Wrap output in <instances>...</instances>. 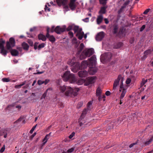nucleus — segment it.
Listing matches in <instances>:
<instances>
[{"label": "nucleus", "mask_w": 153, "mask_h": 153, "mask_svg": "<svg viewBox=\"0 0 153 153\" xmlns=\"http://www.w3.org/2000/svg\"><path fill=\"white\" fill-rule=\"evenodd\" d=\"M74 148H72L70 149H69L68 150L67 152H65L64 151L62 153H71V152H72L74 151Z\"/></svg>", "instance_id": "36"}, {"label": "nucleus", "mask_w": 153, "mask_h": 153, "mask_svg": "<svg viewBox=\"0 0 153 153\" xmlns=\"http://www.w3.org/2000/svg\"><path fill=\"white\" fill-rule=\"evenodd\" d=\"M75 134V133L74 132H73L69 136V137L70 139L72 138L74 136Z\"/></svg>", "instance_id": "51"}, {"label": "nucleus", "mask_w": 153, "mask_h": 153, "mask_svg": "<svg viewBox=\"0 0 153 153\" xmlns=\"http://www.w3.org/2000/svg\"><path fill=\"white\" fill-rule=\"evenodd\" d=\"M43 81L42 80H39L37 81V84L39 85H41L43 84H44Z\"/></svg>", "instance_id": "42"}, {"label": "nucleus", "mask_w": 153, "mask_h": 153, "mask_svg": "<svg viewBox=\"0 0 153 153\" xmlns=\"http://www.w3.org/2000/svg\"><path fill=\"white\" fill-rule=\"evenodd\" d=\"M92 104V103L91 102H89L88 103V107H90V106Z\"/></svg>", "instance_id": "63"}, {"label": "nucleus", "mask_w": 153, "mask_h": 153, "mask_svg": "<svg viewBox=\"0 0 153 153\" xmlns=\"http://www.w3.org/2000/svg\"><path fill=\"white\" fill-rule=\"evenodd\" d=\"M136 144V143H134L131 144L129 146V147L130 148H131L134 145H135Z\"/></svg>", "instance_id": "64"}, {"label": "nucleus", "mask_w": 153, "mask_h": 153, "mask_svg": "<svg viewBox=\"0 0 153 153\" xmlns=\"http://www.w3.org/2000/svg\"><path fill=\"white\" fill-rule=\"evenodd\" d=\"M50 80L49 79H46L44 81H43L44 84L46 85L49 82Z\"/></svg>", "instance_id": "43"}, {"label": "nucleus", "mask_w": 153, "mask_h": 153, "mask_svg": "<svg viewBox=\"0 0 153 153\" xmlns=\"http://www.w3.org/2000/svg\"><path fill=\"white\" fill-rule=\"evenodd\" d=\"M67 87H66L64 85L60 86L59 87V89L62 93L64 92L65 90H67Z\"/></svg>", "instance_id": "29"}, {"label": "nucleus", "mask_w": 153, "mask_h": 153, "mask_svg": "<svg viewBox=\"0 0 153 153\" xmlns=\"http://www.w3.org/2000/svg\"><path fill=\"white\" fill-rule=\"evenodd\" d=\"M88 75V72L85 71H81L78 72V75L80 77H85L87 76Z\"/></svg>", "instance_id": "20"}, {"label": "nucleus", "mask_w": 153, "mask_h": 153, "mask_svg": "<svg viewBox=\"0 0 153 153\" xmlns=\"http://www.w3.org/2000/svg\"><path fill=\"white\" fill-rule=\"evenodd\" d=\"M121 79V82L120 84H121L122 81H123V78L120 75H119L118 77L117 78L115 79L114 82V85H113V88L114 90H115L117 89V87L118 86L119 83L120 82V79Z\"/></svg>", "instance_id": "13"}, {"label": "nucleus", "mask_w": 153, "mask_h": 153, "mask_svg": "<svg viewBox=\"0 0 153 153\" xmlns=\"http://www.w3.org/2000/svg\"><path fill=\"white\" fill-rule=\"evenodd\" d=\"M2 80L5 82H8L10 81V79L9 78H3L2 79Z\"/></svg>", "instance_id": "40"}, {"label": "nucleus", "mask_w": 153, "mask_h": 153, "mask_svg": "<svg viewBox=\"0 0 153 153\" xmlns=\"http://www.w3.org/2000/svg\"><path fill=\"white\" fill-rule=\"evenodd\" d=\"M145 25H143L140 28V31H142L145 29Z\"/></svg>", "instance_id": "54"}, {"label": "nucleus", "mask_w": 153, "mask_h": 153, "mask_svg": "<svg viewBox=\"0 0 153 153\" xmlns=\"http://www.w3.org/2000/svg\"><path fill=\"white\" fill-rule=\"evenodd\" d=\"M47 33L46 35V37L49 39V40L51 42H54L55 40V39L53 36L50 35L49 34V33L50 32V31L49 28H47Z\"/></svg>", "instance_id": "15"}, {"label": "nucleus", "mask_w": 153, "mask_h": 153, "mask_svg": "<svg viewBox=\"0 0 153 153\" xmlns=\"http://www.w3.org/2000/svg\"><path fill=\"white\" fill-rule=\"evenodd\" d=\"M79 90L78 88H72L70 87H67V90L65 95L67 96H75L77 95V92Z\"/></svg>", "instance_id": "6"}, {"label": "nucleus", "mask_w": 153, "mask_h": 153, "mask_svg": "<svg viewBox=\"0 0 153 153\" xmlns=\"http://www.w3.org/2000/svg\"><path fill=\"white\" fill-rule=\"evenodd\" d=\"M45 44L44 43L39 45L38 46V49H40L41 48H44L45 46Z\"/></svg>", "instance_id": "38"}, {"label": "nucleus", "mask_w": 153, "mask_h": 153, "mask_svg": "<svg viewBox=\"0 0 153 153\" xmlns=\"http://www.w3.org/2000/svg\"><path fill=\"white\" fill-rule=\"evenodd\" d=\"M86 109H85L84 110V111H83L82 113V115H81L80 119H79V125L80 126H82L83 125V123H84L83 122L84 121V120H82V117H83V116L84 115H85L86 114Z\"/></svg>", "instance_id": "22"}, {"label": "nucleus", "mask_w": 153, "mask_h": 153, "mask_svg": "<svg viewBox=\"0 0 153 153\" xmlns=\"http://www.w3.org/2000/svg\"><path fill=\"white\" fill-rule=\"evenodd\" d=\"M52 89L51 88L48 89L45 92V93L43 94L42 96L41 97V99H45L46 96L47 94V92L49 91H51Z\"/></svg>", "instance_id": "27"}, {"label": "nucleus", "mask_w": 153, "mask_h": 153, "mask_svg": "<svg viewBox=\"0 0 153 153\" xmlns=\"http://www.w3.org/2000/svg\"><path fill=\"white\" fill-rule=\"evenodd\" d=\"M69 35L70 36V37H72L73 36V33L71 31L69 32Z\"/></svg>", "instance_id": "53"}, {"label": "nucleus", "mask_w": 153, "mask_h": 153, "mask_svg": "<svg viewBox=\"0 0 153 153\" xmlns=\"http://www.w3.org/2000/svg\"><path fill=\"white\" fill-rule=\"evenodd\" d=\"M137 72L134 70H131L130 72V77L134 80L137 76Z\"/></svg>", "instance_id": "18"}, {"label": "nucleus", "mask_w": 153, "mask_h": 153, "mask_svg": "<svg viewBox=\"0 0 153 153\" xmlns=\"http://www.w3.org/2000/svg\"><path fill=\"white\" fill-rule=\"evenodd\" d=\"M75 82L72 83L76 84L78 85H80L84 83H85V80L83 79H80L77 80V79L75 77Z\"/></svg>", "instance_id": "19"}, {"label": "nucleus", "mask_w": 153, "mask_h": 153, "mask_svg": "<svg viewBox=\"0 0 153 153\" xmlns=\"http://www.w3.org/2000/svg\"><path fill=\"white\" fill-rule=\"evenodd\" d=\"M75 0H71L69 4V6L71 9L72 10H74L75 8Z\"/></svg>", "instance_id": "24"}, {"label": "nucleus", "mask_w": 153, "mask_h": 153, "mask_svg": "<svg viewBox=\"0 0 153 153\" xmlns=\"http://www.w3.org/2000/svg\"><path fill=\"white\" fill-rule=\"evenodd\" d=\"M90 59L88 60V62L86 61H84L82 62L81 65L79 67V64L78 62H76L75 66H74L71 69L72 71L74 73L76 72L79 69H84L86 68L88 65L89 67Z\"/></svg>", "instance_id": "4"}, {"label": "nucleus", "mask_w": 153, "mask_h": 153, "mask_svg": "<svg viewBox=\"0 0 153 153\" xmlns=\"http://www.w3.org/2000/svg\"><path fill=\"white\" fill-rule=\"evenodd\" d=\"M65 82L68 80L71 83L75 82V76L73 74H70L69 71H66L62 76Z\"/></svg>", "instance_id": "5"}, {"label": "nucleus", "mask_w": 153, "mask_h": 153, "mask_svg": "<svg viewBox=\"0 0 153 153\" xmlns=\"http://www.w3.org/2000/svg\"><path fill=\"white\" fill-rule=\"evenodd\" d=\"M65 29L66 27L65 26H64L62 27L58 26L55 28L54 26H53L52 27L50 32H53L54 31H55L57 33L59 34L65 31Z\"/></svg>", "instance_id": "9"}, {"label": "nucleus", "mask_w": 153, "mask_h": 153, "mask_svg": "<svg viewBox=\"0 0 153 153\" xmlns=\"http://www.w3.org/2000/svg\"><path fill=\"white\" fill-rule=\"evenodd\" d=\"M51 133H50L49 134H47L44 138L43 140V145H44L45 144V143L47 142L49 138V136L50 135Z\"/></svg>", "instance_id": "28"}, {"label": "nucleus", "mask_w": 153, "mask_h": 153, "mask_svg": "<svg viewBox=\"0 0 153 153\" xmlns=\"http://www.w3.org/2000/svg\"><path fill=\"white\" fill-rule=\"evenodd\" d=\"M106 8L105 7H103L101 8L100 11L99 13H100L104 14L105 12Z\"/></svg>", "instance_id": "31"}, {"label": "nucleus", "mask_w": 153, "mask_h": 153, "mask_svg": "<svg viewBox=\"0 0 153 153\" xmlns=\"http://www.w3.org/2000/svg\"><path fill=\"white\" fill-rule=\"evenodd\" d=\"M22 46L23 48L25 50H27L29 47L27 44L25 42L22 43Z\"/></svg>", "instance_id": "32"}, {"label": "nucleus", "mask_w": 153, "mask_h": 153, "mask_svg": "<svg viewBox=\"0 0 153 153\" xmlns=\"http://www.w3.org/2000/svg\"><path fill=\"white\" fill-rule=\"evenodd\" d=\"M86 109H85L84 110V111H83L82 113V115H81L80 119H79V125L80 126H82L83 125V123H84L83 122L84 121V120H82V117H83V116L84 115H85L86 114Z\"/></svg>", "instance_id": "21"}, {"label": "nucleus", "mask_w": 153, "mask_h": 153, "mask_svg": "<svg viewBox=\"0 0 153 153\" xmlns=\"http://www.w3.org/2000/svg\"><path fill=\"white\" fill-rule=\"evenodd\" d=\"M101 89L100 88H98L96 91V95L97 96L101 95Z\"/></svg>", "instance_id": "34"}, {"label": "nucleus", "mask_w": 153, "mask_h": 153, "mask_svg": "<svg viewBox=\"0 0 153 153\" xmlns=\"http://www.w3.org/2000/svg\"><path fill=\"white\" fill-rule=\"evenodd\" d=\"M38 37L39 40H41L43 41H45L46 40L45 36L42 34H40L38 36Z\"/></svg>", "instance_id": "26"}, {"label": "nucleus", "mask_w": 153, "mask_h": 153, "mask_svg": "<svg viewBox=\"0 0 153 153\" xmlns=\"http://www.w3.org/2000/svg\"><path fill=\"white\" fill-rule=\"evenodd\" d=\"M148 97V96L144 95L142 97L141 99H142V100H143L144 99H147Z\"/></svg>", "instance_id": "56"}, {"label": "nucleus", "mask_w": 153, "mask_h": 153, "mask_svg": "<svg viewBox=\"0 0 153 153\" xmlns=\"http://www.w3.org/2000/svg\"><path fill=\"white\" fill-rule=\"evenodd\" d=\"M37 43L35 44L34 48L35 49H38V47H37Z\"/></svg>", "instance_id": "61"}, {"label": "nucleus", "mask_w": 153, "mask_h": 153, "mask_svg": "<svg viewBox=\"0 0 153 153\" xmlns=\"http://www.w3.org/2000/svg\"><path fill=\"white\" fill-rule=\"evenodd\" d=\"M104 34L103 32H100L96 35V39L97 41H100L104 38Z\"/></svg>", "instance_id": "16"}, {"label": "nucleus", "mask_w": 153, "mask_h": 153, "mask_svg": "<svg viewBox=\"0 0 153 153\" xmlns=\"http://www.w3.org/2000/svg\"><path fill=\"white\" fill-rule=\"evenodd\" d=\"M110 94V93L109 91H107L105 92V94L107 96H109Z\"/></svg>", "instance_id": "60"}, {"label": "nucleus", "mask_w": 153, "mask_h": 153, "mask_svg": "<svg viewBox=\"0 0 153 153\" xmlns=\"http://www.w3.org/2000/svg\"><path fill=\"white\" fill-rule=\"evenodd\" d=\"M130 4V1H127L124 4H123V6L120 10H121V9H122L123 8L126 7L128 8V9L131 8V7H130V5L129 4Z\"/></svg>", "instance_id": "25"}, {"label": "nucleus", "mask_w": 153, "mask_h": 153, "mask_svg": "<svg viewBox=\"0 0 153 153\" xmlns=\"http://www.w3.org/2000/svg\"><path fill=\"white\" fill-rule=\"evenodd\" d=\"M117 26H115L114 28V33H115L117 32Z\"/></svg>", "instance_id": "49"}, {"label": "nucleus", "mask_w": 153, "mask_h": 153, "mask_svg": "<svg viewBox=\"0 0 153 153\" xmlns=\"http://www.w3.org/2000/svg\"><path fill=\"white\" fill-rule=\"evenodd\" d=\"M28 42L30 45H32L33 44V42L30 40H28Z\"/></svg>", "instance_id": "58"}, {"label": "nucleus", "mask_w": 153, "mask_h": 153, "mask_svg": "<svg viewBox=\"0 0 153 153\" xmlns=\"http://www.w3.org/2000/svg\"><path fill=\"white\" fill-rule=\"evenodd\" d=\"M73 29L75 33L76 34V36L78 38L80 39H81L83 37L85 39H86L87 37V33L84 35V32L82 31V29L80 28L78 26H75L74 24L70 25L67 28L68 30H69Z\"/></svg>", "instance_id": "1"}, {"label": "nucleus", "mask_w": 153, "mask_h": 153, "mask_svg": "<svg viewBox=\"0 0 153 153\" xmlns=\"http://www.w3.org/2000/svg\"><path fill=\"white\" fill-rule=\"evenodd\" d=\"M72 43L74 44H76L75 46L77 47L80 43L79 42H77L76 38H74L72 40Z\"/></svg>", "instance_id": "30"}, {"label": "nucleus", "mask_w": 153, "mask_h": 153, "mask_svg": "<svg viewBox=\"0 0 153 153\" xmlns=\"http://www.w3.org/2000/svg\"><path fill=\"white\" fill-rule=\"evenodd\" d=\"M75 57L73 58L72 59H69L68 62V64L72 66L71 68L74 66H75V65L76 63H75Z\"/></svg>", "instance_id": "17"}, {"label": "nucleus", "mask_w": 153, "mask_h": 153, "mask_svg": "<svg viewBox=\"0 0 153 153\" xmlns=\"http://www.w3.org/2000/svg\"><path fill=\"white\" fill-rule=\"evenodd\" d=\"M5 149V146L4 145L1 148L0 150V152L1 153L3 152L4 151Z\"/></svg>", "instance_id": "45"}, {"label": "nucleus", "mask_w": 153, "mask_h": 153, "mask_svg": "<svg viewBox=\"0 0 153 153\" xmlns=\"http://www.w3.org/2000/svg\"><path fill=\"white\" fill-rule=\"evenodd\" d=\"M36 127V126L33 127L32 128V129L30 131V133L31 134L32 133L33 131H34L35 129V128Z\"/></svg>", "instance_id": "48"}, {"label": "nucleus", "mask_w": 153, "mask_h": 153, "mask_svg": "<svg viewBox=\"0 0 153 153\" xmlns=\"http://www.w3.org/2000/svg\"><path fill=\"white\" fill-rule=\"evenodd\" d=\"M36 132H35L33 134L30 136V138L32 139L36 134Z\"/></svg>", "instance_id": "59"}, {"label": "nucleus", "mask_w": 153, "mask_h": 153, "mask_svg": "<svg viewBox=\"0 0 153 153\" xmlns=\"http://www.w3.org/2000/svg\"><path fill=\"white\" fill-rule=\"evenodd\" d=\"M44 72V71H41V72H38L36 73H34V74H42Z\"/></svg>", "instance_id": "55"}, {"label": "nucleus", "mask_w": 153, "mask_h": 153, "mask_svg": "<svg viewBox=\"0 0 153 153\" xmlns=\"http://www.w3.org/2000/svg\"><path fill=\"white\" fill-rule=\"evenodd\" d=\"M152 139H151L149 140H148V141H146L145 142V144L146 145H147L149 144H150L151 142L152 141Z\"/></svg>", "instance_id": "44"}, {"label": "nucleus", "mask_w": 153, "mask_h": 153, "mask_svg": "<svg viewBox=\"0 0 153 153\" xmlns=\"http://www.w3.org/2000/svg\"><path fill=\"white\" fill-rule=\"evenodd\" d=\"M103 16L102 15H100L97 16V24L98 25H99L102 22L103 20Z\"/></svg>", "instance_id": "23"}, {"label": "nucleus", "mask_w": 153, "mask_h": 153, "mask_svg": "<svg viewBox=\"0 0 153 153\" xmlns=\"http://www.w3.org/2000/svg\"><path fill=\"white\" fill-rule=\"evenodd\" d=\"M83 21L85 22H88L89 21V19L87 18L84 19H83Z\"/></svg>", "instance_id": "57"}, {"label": "nucleus", "mask_w": 153, "mask_h": 153, "mask_svg": "<svg viewBox=\"0 0 153 153\" xmlns=\"http://www.w3.org/2000/svg\"><path fill=\"white\" fill-rule=\"evenodd\" d=\"M151 52V51L150 50H147L145 51L144 54L145 55L150 53Z\"/></svg>", "instance_id": "50"}, {"label": "nucleus", "mask_w": 153, "mask_h": 153, "mask_svg": "<svg viewBox=\"0 0 153 153\" xmlns=\"http://www.w3.org/2000/svg\"><path fill=\"white\" fill-rule=\"evenodd\" d=\"M56 1L58 4L59 6H61L62 5L64 6V9L65 11H67L68 10V6L65 5L67 2V0H56Z\"/></svg>", "instance_id": "12"}, {"label": "nucleus", "mask_w": 153, "mask_h": 153, "mask_svg": "<svg viewBox=\"0 0 153 153\" xmlns=\"http://www.w3.org/2000/svg\"><path fill=\"white\" fill-rule=\"evenodd\" d=\"M119 91L120 93V104H121L122 102H121V100L124 97L126 93V89L125 87V86L123 85V81H122L121 83L120 86Z\"/></svg>", "instance_id": "8"}, {"label": "nucleus", "mask_w": 153, "mask_h": 153, "mask_svg": "<svg viewBox=\"0 0 153 153\" xmlns=\"http://www.w3.org/2000/svg\"><path fill=\"white\" fill-rule=\"evenodd\" d=\"M15 41L13 38H11L9 39V42H7L6 44L7 48V50H10L12 55L16 56L18 54V52L16 50L13 49L11 50V48L15 46Z\"/></svg>", "instance_id": "3"}, {"label": "nucleus", "mask_w": 153, "mask_h": 153, "mask_svg": "<svg viewBox=\"0 0 153 153\" xmlns=\"http://www.w3.org/2000/svg\"><path fill=\"white\" fill-rule=\"evenodd\" d=\"M111 56L112 55L111 53H105L101 56L100 59L102 60L107 61L109 60Z\"/></svg>", "instance_id": "14"}, {"label": "nucleus", "mask_w": 153, "mask_h": 153, "mask_svg": "<svg viewBox=\"0 0 153 153\" xmlns=\"http://www.w3.org/2000/svg\"><path fill=\"white\" fill-rule=\"evenodd\" d=\"M97 77L95 76L88 77L85 79V82L84 83V85L88 86L94 83Z\"/></svg>", "instance_id": "10"}, {"label": "nucleus", "mask_w": 153, "mask_h": 153, "mask_svg": "<svg viewBox=\"0 0 153 153\" xmlns=\"http://www.w3.org/2000/svg\"><path fill=\"white\" fill-rule=\"evenodd\" d=\"M104 20H105V22L106 24H107L109 22H108V20L107 19H104Z\"/></svg>", "instance_id": "62"}, {"label": "nucleus", "mask_w": 153, "mask_h": 153, "mask_svg": "<svg viewBox=\"0 0 153 153\" xmlns=\"http://www.w3.org/2000/svg\"><path fill=\"white\" fill-rule=\"evenodd\" d=\"M99 100L100 101L101 100L102 98H105V96L104 95H100L99 96Z\"/></svg>", "instance_id": "46"}, {"label": "nucleus", "mask_w": 153, "mask_h": 153, "mask_svg": "<svg viewBox=\"0 0 153 153\" xmlns=\"http://www.w3.org/2000/svg\"><path fill=\"white\" fill-rule=\"evenodd\" d=\"M149 9H146L144 11V12H143V14H147L148 13L149 11Z\"/></svg>", "instance_id": "52"}, {"label": "nucleus", "mask_w": 153, "mask_h": 153, "mask_svg": "<svg viewBox=\"0 0 153 153\" xmlns=\"http://www.w3.org/2000/svg\"><path fill=\"white\" fill-rule=\"evenodd\" d=\"M147 81V79H143L141 83V86H143Z\"/></svg>", "instance_id": "39"}, {"label": "nucleus", "mask_w": 153, "mask_h": 153, "mask_svg": "<svg viewBox=\"0 0 153 153\" xmlns=\"http://www.w3.org/2000/svg\"><path fill=\"white\" fill-rule=\"evenodd\" d=\"M26 82L25 81H24V82H23L22 84L19 85H17L15 86V88H21V87L23 85H25V83Z\"/></svg>", "instance_id": "33"}, {"label": "nucleus", "mask_w": 153, "mask_h": 153, "mask_svg": "<svg viewBox=\"0 0 153 153\" xmlns=\"http://www.w3.org/2000/svg\"><path fill=\"white\" fill-rule=\"evenodd\" d=\"M5 41L2 39L0 40V49H1L0 53L2 55L6 56L7 53V51L4 48V45Z\"/></svg>", "instance_id": "11"}, {"label": "nucleus", "mask_w": 153, "mask_h": 153, "mask_svg": "<svg viewBox=\"0 0 153 153\" xmlns=\"http://www.w3.org/2000/svg\"><path fill=\"white\" fill-rule=\"evenodd\" d=\"M131 77H128L127 78L126 80V84H129L131 83Z\"/></svg>", "instance_id": "37"}, {"label": "nucleus", "mask_w": 153, "mask_h": 153, "mask_svg": "<svg viewBox=\"0 0 153 153\" xmlns=\"http://www.w3.org/2000/svg\"><path fill=\"white\" fill-rule=\"evenodd\" d=\"M84 47V45L83 43H81L79 47V51L80 52L82 50L83 48Z\"/></svg>", "instance_id": "41"}, {"label": "nucleus", "mask_w": 153, "mask_h": 153, "mask_svg": "<svg viewBox=\"0 0 153 153\" xmlns=\"http://www.w3.org/2000/svg\"><path fill=\"white\" fill-rule=\"evenodd\" d=\"M100 4H104L106 3V0H100Z\"/></svg>", "instance_id": "47"}, {"label": "nucleus", "mask_w": 153, "mask_h": 153, "mask_svg": "<svg viewBox=\"0 0 153 153\" xmlns=\"http://www.w3.org/2000/svg\"><path fill=\"white\" fill-rule=\"evenodd\" d=\"M94 53V50L92 48L86 49L84 50L80 56L81 59H84L88 56H90Z\"/></svg>", "instance_id": "7"}, {"label": "nucleus", "mask_w": 153, "mask_h": 153, "mask_svg": "<svg viewBox=\"0 0 153 153\" xmlns=\"http://www.w3.org/2000/svg\"><path fill=\"white\" fill-rule=\"evenodd\" d=\"M48 7L50 6V5L49 4V3H47V4H46L45 5V11H50V8L48 7Z\"/></svg>", "instance_id": "35"}, {"label": "nucleus", "mask_w": 153, "mask_h": 153, "mask_svg": "<svg viewBox=\"0 0 153 153\" xmlns=\"http://www.w3.org/2000/svg\"><path fill=\"white\" fill-rule=\"evenodd\" d=\"M89 74L91 75L94 74L97 71V68L96 67V58L95 56H92L90 59L89 61Z\"/></svg>", "instance_id": "2"}]
</instances>
